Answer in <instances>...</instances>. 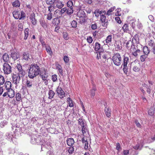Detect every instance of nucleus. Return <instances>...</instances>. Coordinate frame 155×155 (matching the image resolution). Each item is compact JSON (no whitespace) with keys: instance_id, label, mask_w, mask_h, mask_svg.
Here are the masks:
<instances>
[{"instance_id":"obj_35","label":"nucleus","mask_w":155,"mask_h":155,"mask_svg":"<svg viewBox=\"0 0 155 155\" xmlns=\"http://www.w3.org/2000/svg\"><path fill=\"white\" fill-rule=\"evenodd\" d=\"M116 8L115 6L111 7L107 11V14L108 15H109L111 14V13L113 12Z\"/></svg>"},{"instance_id":"obj_36","label":"nucleus","mask_w":155,"mask_h":155,"mask_svg":"<svg viewBox=\"0 0 155 155\" xmlns=\"http://www.w3.org/2000/svg\"><path fill=\"white\" fill-rule=\"evenodd\" d=\"M15 97L16 101H19L21 100V95L19 93H17L16 94Z\"/></svg>"},{"instance_id":"obj_29","label":"nucleus","mask_w":155,"mask_h":155,"mask_svg":"<svg viewBox=\"0 0 155 155\" xmlns=\"http://www.w3.org/2000/svg\"><path fill=\"white\" fill-rule=\"evenodd\" d=\"M143 52L145 54L147 55L149 53L150 50L147 46H145L143 48Z\"/></svg>"},{"instance_id":"obj_44","label":"nucleus","mask_w":155,"mask_h":155,"mask_svg":"<svg viewBox=\"0 0 155 155\" xmlns=\"http://www.w3.org/2000/svg\"><path fill=\"white\" fill-rule=\"evenodd\" d=\"M123 66V70L124 72L126 74H127V72L128 71V68L127 65H122V66Z\"/></svg>"},{"instance_id":"obj_27","label":"nucleus","mask_w":155,"mask_h":155,"mask_svg":"<svg viewBox=\"0 0 155 155\" xmlns=\"http://www.w3.org/2000/svg\"><path fill=\"white\" fill-rule=\"evenodd\" d=\"M64 6V4L62 2L59 1L57 2L56 4V6L57 8L59 9L61 8Z\"/></svg>"},{"instance_id":"obj_47","label":"nucleus","mask_w":155,"mask_h":155,"mask_svg":"<svg viewBox=\"0 0 155 155\" xmlns=\"http://www.w3.org/2000/svg\"><path fill=\"white\" fill-rule=\"evenodd\" d=\"M108 24V21L107 20L101 21L102 25L105 27H107Z\"/></svg>"},{"instance_id":"obj_50","label":"nucleus","mask_w":155,"mask_h":155,"mask_svg":"<svg viewBox=\"0 0 155 155\" xmlns=\"http://www.w3.org/2000/svg\"><path fill=\"white\" fill-rule=\"evenodd\" d=\"M5 79L3 76L0 75V85H3Z\"/></svg>"},{"instance_id":"obj_33","label":"nucleus","mask_w":155,"mask_h":155,"mask_svg":"<svg viewBox=\"0 0 155 155\" xmlns=\"http://www.w3.org/2000/svg\"><path fill=\"white\" fill-rule=\"evenodd\" d=\"M130 43H131V51L132 50L134 51L133 49H134L135 48V46L133 45H132V42L131 41H128L126 43V46L127 48H129L130 47V46H129V45Z\"/></svg>"},{"instance_id":"obj_38","label":"nucleus","mask_w":155,"mask_h":155,"mask_svg":"<svg viewBox=\"0 0 155 155\" xmlns=\"http://www.w3.org/2000/svg\"><path fill=\"white\" fill-rule=\"evenodd\" d=\"M112 41V35H109L107 36V38L105 40L106 43H110Z\"/></svg>"},{"instance_id":"obj_46","label":"nucleus","mask_w":155,"mask_h":155,"mask_svg":"<svg viewBox=\"0 0 155 155\" xmlns=\"http://www.w3.org/2000/svg\"><path fill=\"white\" fill-rule=\"evenodd\" d=\"M8 124V122L6 121L5 120H3L1 122L0 124V126L1 127L3 128L6 125Z\"/></svg>"},{"instance_id":"obj_26","label":"nucleus","mask_w":155,"mask_h":155,"mask_svg":"<svg viewBox=\"0 0 155 155\" xmlns=\"http://www.w3.org/2000/svg\"><path fill=\"white\" fill-rule=\"evenodd\" d=\"M148 45L151 47L153 50L155 48V41L153 40H150L149 42Z\"/></svg>"},{"instance_id":"obj_61","label":"nucleus","mask_w":155,"mask_h":155,"mask_svg":"<svg viewBox=\"0 0 155 155\" xmlns=\"http://www.w3.org/2000/svg\"><path fill=\"white\" fill-rule=\"evenodd\" d=\"M97 28V25L95 23L92 24L91 25V28L92 30H94L96 29Z\"/></svg>"},{"instance_id":"obj_16","label":"nucleus","mask_w":155,"mask_h":155,"mask_svg":"<svg viewBox=\"0 0 155 155\" xmlns=\"http://www.w3.org/2000/svg\"><path fill=\"white\" fill-rule=\"evenodd\" d=\"M22 59L25 61H28L30 59V54L27 52H24L23 54Z\"/></svg>"},{"instance_id":"obj_52","label":"nucleus","mask_w":155,"mask_h":155,"mask_svg":"<svg viewBox=\"0 0 155 155\" xmlns=\"http://www.w3.org/2000/svg\"><path fill=\"white\" fill-rule=\"evenodd\" d=\"M25 17V14L22 11L21 12V15H20L19 19L21 20Z\"/></svg>"},{"instance_id":"obj_64","label":"nucleus","mask_w":155,"mask_h":155,"mask_svg":"<svg viewBox=\"0 0 155 155\" xmlns=\"http://www.w3.org/2000/svg\"><path fill=\"white\" fill-rule=\"evenodd\" d=\"M63 59L65 62L66 63H68L69 61L68 57L67 56H64Z\"/></svg>"},{"instance_id":"obj_58","label":"nucleus","mask_w":155,"mask_h":155,"mask_svg":"<svg viewBox=\"0 0 155 155\" xmlns=\"http://www.w3.org/2000/svg\"><path fill=\"white\" fill-rule=\"evenodd\" d=\"M94 14L95 15V16L96 17H98L99 16L100 14V12H99V10L98 9L96 10L94 12Z\"/></svg>"},{"instance_id":"obj_12","label":"nucleus","mask_w":155,"mask_h":155,"mask_svg":"<svg viewBox=\"0 0 155 155\" xmlns=\"http://www.w3.org/2000/svg\"><path fill=\"white\" fill-rule=\"evenodd\" d=\"M37 137L35 134H33L31 136V143L33 144L37 143Z\"/></svg>"},{"instance_id":"obj_15","label":"nucleus","mask_w":155,"mask_h":155,"mask_svg":"<svg viewBox=\"0 0 155 155\" xmlns=\"http://www.w3.org/2000/svg\"><path fill=\"white\" fill-rule=\"evenodd\" d=\"M98 54L99 55L100 58H101V56L104 59H106L107 57V53L102 52L101 51H100L98 52Z\"/></svg>"},{"instance_id":"obj_17","label":"nucleus","mask_w":155,"mask_h":155,"mask_svg":"<svg viewBox=\"0 0 155 155\" xmlns=\"http://www.w3.org/2000/svg\"><path fill=\"white\" fill-rule=\"evenodd\" d=\"M68 145L70 146H72L74 143V140L72 138H68L67 140Z\"/></svg>"},{"instance_id":"obj_55","label":"nucleus","mask_w":155,"mask_h":155,"mask_svg":"<svg viewBox=\"0 0 155 155\" xmlns=\"http://www.w3.org/2000/svg\"><path fill=\"white\" fill-rule=\"evenodd\" d=\"M87 42L89 44L91 43L93 41L92 37L91 36L88 37L87 38Z\"/></svg>"},{"instance_id":"obj_5","label":"nucleus","mask_w":155,"mask_h":155,"mask_svg":"<svg viewBox=\"0 0 155 155\" xmlns=\"http://www.w3.org/2000/svg\"><path fill=\"white\" fill-rule=\"evenodd\" d=\"M3 70L5 74H9L12 72V67L8 63H5L3 65Z\"/></svg>"},{"instance_id":"obj_43","label":"nucleus","mask_w":155,"mask_h":155,"mask_svg":"<svg viewBox=\"0 0 155 155\" xmlns=\"http://www.w3.org/2000/svg\"><path fill=\"white\" fill-rule=\"evenodd\" d=\"M12 5L14 7H19L20 4L18 1H15L13 3Z\"/></svg>"},{"instance_id":"obj_18","label":"nucleus","mask_w":155,"mask_h":155,"mask_svg":"<svg viewBox=\"0 0 155 155\" xmlns=\"http://www.w3.org/2000/svg\"><path fill=\"white\" fill-rule=\"evenodd\" d=\"M12 85L11 82L8 81H6L4 84V85L6 89L8 90L11 89Z\"/></svg>"},{"instance_id":"obj_53","label":"nucleus","mask_w":155,"mask_h":155,"mask_svg":"<svg viewBox=\"0 0 155 155\" xmlns=\"http://www.w3.org/2000/svg\"><path fill=\"white\" fill-rule=\"evenodd\" d=\"M71 25L73 28H75L77 27V22L74 20L72 21L71 23Z\"/></svg>"},{"instance_id":"obj_57","label":"nucleus","mask_w":155,"mask_h":155,"mask_svg":"<svg viewBox=\"0 0 155 155\" xmlns=\"http://www.w3.org/2000/svg\"><path fill=\"white\" fill-rule=\"evenodd\" d=\"M74 151V148L73 147H70L68 150V151L69 154H72Z\"/></svg>"},{"instance_id":"obj_7","label":"nucleus","mask_w":155,"mask_h":155,"mask_svg":"<svg viewBox=\"0 0 155 155\" xmlns=\"http://www.w3.org/2000/svg\"><path fill=\"white\" fill-rule=\"evenodd\" d=\"M40 73V76L42 80L48 78L49 74L47 69H45L44 68H41Z\"/></svg>"},{"instance_id":"obj_22","label":"nucleus","mask_w":155,"mask_h":155,"mask_svg":"<svg viewBox=\"0 0 155 155\" xmlns=\"http://www.w3.org/2000/svg\"><path fill=\"white\" fill-rule=\"evenodd\" d=\"M155 109L154 107H151L148 111V114L151 116L153 115L154 114Z\"/></svg>"},{"instance_id":"obj_3","label":"nucleus","mask_w":155,"mask_h":155,"mask_svg":"<svg viewBox=\"0 0 155 155\" xmlns=\"http://www.w3.org/2000/svg\"><path fill=\"white\" fill-rule=\"evenodd\" d=\"M113 61L115 65L119 66L121 64L120 62L122 59L120 54L119 53L115 54L112 57Z\"/></svg>"},{"instance_id":"obj_21","label":"nucleus","mask_w":155,"mask_h":155,"mask_svg":"<svg viewBox=\"0 0 155 155\" xmlns=\"http://www.w3.org/2000/svg\"><path fill=\"white\" fill-rule=\"evenodd\" d=\"M14 18L16 19H19L20 13L19 12L14 11L13 12Z\"/></svg>"},{"instance_id":"obj_24","label":"nucleus","mask_w":155,"mask_h":155,"mask_svg":"<svg viewBox=\"0 0 155 155\" xmlns=\"http://www.w3.org/2000/svg\"><path fill=\"white\" fill-rule=\"evenodd\" d=\"M123 30L125 32H127L129 31L128 24H125L122 27Z\"/></svg>"},{"instance_id":"obj_42","label":"nucleus","mask_w":155,"mask_h":155,"mask_svg":"<svg viewBox=\"0 0 155 155\" xmlns=\"http://www.w3.org/2000/svg\"><path fill=\"white\" fill-rule=\"evenodd\" d=\"M32 81L31 80H27L26 83V85L28 87H30L32 86Z\"/></svg>"},{"instance_id":"obj_54","label":"nucleus","mask_w":155,"mask_h":155,"mask_svg":"<svg viewBox=\"0 0 155 155\" xmlns=\"http://www.w3.org/2000/svg\"><path fill=\"white\" fill-rule=\"evenodd\" d=\"M46 2L48 5H51L54 3V0H46Z\"/></svg>"},{"instance_id":"obj_8","label":"nucleus","mask_w":155,"mask_h":155,"mask_svg":"<svg viewBox=\"0 0 155 155\" xmlns=\"http://www.w3.org/2000/svg\"><path fill=\"white\" fill-rule=\"evenodd\" d=\"M56 91L60 98H62L64 97V92L61 87H58L56 89Z\"/></svg>"},{"instance_id":"obj_51","label":"nucleus","mask_w":155,"mask_h":155,"mask_svg":"<svg viewBox=\"0 0 155 155\" xmlns=\"http://www.w3.org/2000/svg\"><path fill=\"white\" fill-rule=\"evenodd\" d=\"M63 37L66 40H67L68 39V34L66 32H64L63 33Z\"/></svg>"},{"instance_id":"obj_34","label":"nucleus","mask_w":155,"mask_h":155,"mask_svg":"<svg viewBox=\"0 0 155 155\" xmlns=\"http://www.w3.org/2000/svg\"><path fill=\"white\" fill-rule=\"evenodd\" d=\"M54 92L52 90H50L48 92L49 97V99H51L53 98L54 95Z\"/></svg>"},{"instance_id":"obj_40","label":"nucleus","mask_w":155,"mask_h":155,"mask_svg":"<svg viewBox=\"0 0 155 155\" xmlns=\"http://www.w3.org/2000/svg\"><path fill=\"white\" fill-rule=\"evenodd\" d=\"M148 55L145 54L142 55L140 57V60L141 62H143L145 61V59L147 57Z\"/></svg>"},{"instance_id":"obj_41","label":"nucleus","mask_w":155,"mask_h":155,"mask_svg":"<svg viewBox=\"0 0 155 155\" xmlns=\"http://www.w3.org/2000/svg\"><path fill=\"white\" fill-rule=\"evenodd\" d=\"M139 64H137L134 65L133 68V70L135 72H138L140 71V68L139 67Z\"/></svg>"},{"instance_id":"obj_9","label":"nucleus","mask_w":155,"mask_h":155,"mask_svg":"<svg viewBox=\"0 0 155 155\" xmlns=\"http://www.w3.org/2000/svg\"><path fill=\"white\" fill-rule=\"evenodd\" d=\"M21 78L17 74H14L12 78L13 82L16 85L18 84L20 82Z\"/></svg>"},{"instance_id":"obj_4","label":"nucleus","mask_w":155,"mask_h":155,"mask_svg":"<svg viewBox=\"0 0 155 155\" xmlns=\"http://www.w3.org/2000/svg\"><path fill=\"white\" fill-rule=\"evenodd\" d=\"M77 16L80 18L79 22L81 24H82L86 21L87 17L86 14L83 10H79L77 13Z\"/></svg>"},{"instance_id":"obj_49","label":"nucleus","mask_w":155,"mask_h":155,"mask_svg":"<svg viewBox=\"0 0 155 155\" xmlns=\"http://www.w3.org/2000/svg\"><path fill=\"white\" fill-rule=\"evenodd\" d=\"M67 6L69 8H73L72 6L73 5V2L71 1H68L67 3Z\"/></svg>"},{"instance_id":"obj_19","label":"nucleus","mask_w":155,"mask_h":155,"mask_svg":"<svg viewBox=\"0 0 155 155\" xmlns=\"http://www.w3.org/2000/svg\"><path fill=\"white\" fill-rule=\"evenodd\" d=\"M104 111L106 116L108 117H110V116L111 110L109 107H105Z\"/></svg>"},{"instance_id":"obj_14","label":"nucleus","mask_w":155,"mask_h":155,"mask_svg":"<svg viewBox=\"0 0 155 155\" xmlns=\"http://www.w3.org/2000/svg\"><path fill=\"white\" fill-rule=\"evenodd\" d=\"M8 96L10 98H12L15 96V92L12 89L8 90Z\"/></svg>"},{"instance_id":"obj_20","label":"nucleus","mask_w":155,"mask_h":155,"mask_svg":"<svg viewBox=\"0 0 155 155\" xmlns=\"http://www.w3.org/2000/svg\"><path fill=\"white\" fill-rule=\"evenodd\" d=\"M129 62V58L128 57L125 56V55H124L123 59V63L122 64V65H127V64Z\"/></svg>"},{"instance_id":"obj_32","label":"nucleus","mask_w":155,"mask_h":155,"mask_svg":"<svg viewBox=\"0 0 155 155\" xmlns=\"http://www.w3.org/2000/svg\"><path fill=\"white\" fill-rule=\"evenodd\" d=\"M30 19L31 21L32 24L33 25H35L36 24V20L35 18L34 15H32L30 17Z\"/></svg>"},{"instance_id":"obj_2","label":"nucleus","mask_w":155,"mask_h":155,"mask_svg":"<svg viewBox=\"0 0 155 155\" xmlns=\"http://www.w3.org/2000/svg\"><path fill=\"white\" fill-rule=\"evenodd\" d=\"M78 127L81 130L83 135L85 136L88 132L87 125L84 123L83 121L81 119L79 118L78 120Z\"/></svg>"},{"instance_id":"obj_63","label":"nucleus","mask_w":155,"mask_h":155,"mask_svg":"<svg viewBox=\"0 0 155 155\" xmlns=\"http://www.w3.org/2000/svg\"><path fill=\"white\" fill-rule=\"evenodd\" d=\"M134 39V40H135V42L136 43H139V38H138V35H136L135 36V37H134L133 39Z\"/></svg>"},{"instance_id":"obj_48","label":"nucleus","mask_w":155,"mask_h":155,"mask_svg":"<svg viewBox=\"0 0 155 155\" xmlns=\"http://www.w3.org/2000/svg\"><path fill=\"white\" fill-rule=\"evenodd\" d=\"M57 68L60 74L62 75L63 71L61 66L60 65H58L57 67Z\"/></svg>"},{"instance_id":"obj_59","label":"nucleus","mask_w":155,"mask_h":155,"mask_svg":"<svg viewBox=\"0 0 155 155\" xmlns=\"http://www.w3.org/2000/svg\"><path fill=\"white\" fill-rule=\"evenodd\" d=\"M54 8H55L54 6L51 5L48 7V11L50 12H51L54 10Z\"/></svg>"},{"instance_id":"obj_1","label":"nucleus","mask_w":155,"mask_h":155,"mask_svg":"<svg viewBox=\"0 0 155 155\" xmlns=\"http://www.w3.org/2000/svg\"><path fill=\"white\" fill-rule=\"evenodd\" d=\"M40 71V68L38 64H31L28 72V76L29 78L33 79L39 74Z\"/></svg>"},{"instance_id":"obj_37","label":"nucleus","mask_w":155,"mask_h":155,"mask_svg":"<svg viewBox=\"0 0 155 155\" xmlns=\"http://www.w3.org/2000/svg\"><path fill=\"white\" fill-rule=\"evenodd\" d=\"M116 12L115 13L116 16H120L121 15V10L120 8H118L116 10Z\"/></svg>"},{"instance_id":"obj_30","label":"nucleus","mask_w":155,"mask_h":155,"mask_svg":"<svg viewBox=\"0 0 155 155\" xmlns=\"http://www.w3.org/2000/svg\"><path fill=\"white\" fill-rule=\"evenodd\" d=\"M29 29L28 28H26L25 29L24 32H25V39H27L29 35Z\"/></svg>"},{"instance_id":"obj_39","label":"nucleus","mask_w":155,"mask_h":155,"mask_svg":"<svg viewBox=\"0 0 155 155\" xmlns=\"http://www.w3.org/2000/svg\"><path fill=\"white\" fill-rule=\"evenodd\" d=\"M67 101L69 104V106L70 107H72L74 105L72 102V101L70 98L68 97L67 98Z\"/></svg>"},{"instance_id":"obj_45","label":"nucleus","mask_w":155,"mask_h":155,"mask_svg":"<svg viewBox=\"0 0 155 155\" xmlns=\"http://www.w3.org/2000/svg\"><path fill=\"white\" fill-rule=\"evenodd\" d=\"M46 49L47 53L50 55L52 54V51H51V48L49 46L46 47Z\"/></svg>"},{"instance_id":"obj_28","label":"nucleus","mask_w":155,"mask_h":155,"mask_svg":"<svg viewBox=\"0 0 155 155\" xmlns=\"http://www.w3.org/2000/svg\"><path fill=\"white\" fill-rule=\"evenodd\" d=\"M74 12L73 8H67L66 13L68 15H70L72 14Z\"/></svg>"},{"instance_id":"obj_25","label":"nucleus","mask_w":155,"mask_h":155,"mask_svg":"<svg viewBox=\"0 0 155 155\" xmlns=\"http://www.w3.org/2000/svg\"><path fill=\"white\" fill-rule=\"evenodd\" d=\"M130 20H129L128 22L129 23L131 24L132 27L134 28L135 26V22L136 21V20L134 19H131V18H130Z\"/></svg>"},{"instance_id":"obj_56","label":"nucleus","mask_w":155,"mask_h":155,"mask_svg":"<svg viewBox=\"0 0 155 155\" xmlns=\"http://www.w3.org/2000/svg\"><path fill=\"white\" fill-rule=\"evenodd\" d=\"M52 18V14L51 12H49L47 15V19L48 20H51Z\"/></svg>"},{"instance_id":"obj_10","label":"nucleus","mask_w":155,"mask_h":155,"mask_svg":"<svg viewBox=\"0 0 155 155\" xmlns=\"http://www.w3.org/2000/svg\"><path fill=\"white\" fill-rule=\"evenodd\" d=\"M11 57L15 61L19 58V55L15 52H12L11 54Z\"/></svg>"},{"instance_id":"obj_31","label":"nucleus","mask_w":155,"mask_h":155,"mask_svg":"<svg viewBox=\"0 0 155 155\" xmlns=\"http://www.w3.org/2000/svg\"><path fill=\"white\" fill-rule=\"evenodd\" d=\"M94 50L96 51H98L101 48L100 44L97 42L95 43L94 45Z\"/></svg>"},{"instance_id":"obj_6","label":"nucleus","mask_w":155,"mask_h":155,"mask_svg":"<svg viewBox=\"0 0 155 155\" xmlns=\"http://www.w3.org/2000/svg\"><path fill=\"white\" fill-rule=\"evenodd\" d=\"M16 67L18 71L17 74L21 78H23L25 74L26 73L25 71L22 69L21 65L17 64Z\"/></svg>"},{"instance_id":"obj_60","label":"nucleus","mask_w":155,"mask_h":155,"mask_svg":"<svg viewBox=\"0 0 155 155\" xmlns=\"http://www.w3.org/2000/svg\"><path fill=\"white\" fill-rule=\"evenodd\" d=\"M18 30L20 31H22L23 28V26L21 23H20L18 25Z\"/></svg>"},{"instance_id":"obj_62","label":"nucleus","mask_w":155,"mask_h":155,"mask_svg":"<svg viewBox=\"0 0 155 155\" xmlns=\"http://www.w3.org/2000/svg\"><path fill=\"white\" fill-rule=\"evenodd\" d=\"M57 75L56 74H54L52 76V80L53 82H55L57 80Z\"/></svg>"},{"instance_id":"obj_11","label":"nucleus","mask_w":155,"mask_h":155,"mask_svg":"<svg viewBox=\"0 0 155 155\" xmlns=\"http://www.w3.org/2000/svg\"><path fill=\"white\" fill-rule=\"evenodd\" d=\"M5 137L7 140L10 141H12V138L13 136L11 132H8L5 135Z\"/></svg>"},{"instance_id":"obj_23","label":"nucleus","mask_w":155,"mask_h":155,"mask_svg":"<svg viewBox=\"0 0 155 155\" xmlns=\"http://www.w3.org/2000/svg\"><path fill=\"white\" fill-rule=\"evenodd\" d=\"M9 56L8 54L5 53L2 56V59L5 62H7L9 60Z\"/></svg>"},{"instance_id":"obj_13","label":"nucleus","mask_w":155,"mask_h":155,"mask_svg":"<svg viewBox=\"0 0 155 155\" xmlns=\"http://www.w3.org/2000/svg\"><path fill=\"white\" fill-rule=\"evenodd\" d=\"M39 22L43 28L45 29L48 28V24L45 22L44 20L40 19L39 21Z\"/></svg>"}]
</instances>
